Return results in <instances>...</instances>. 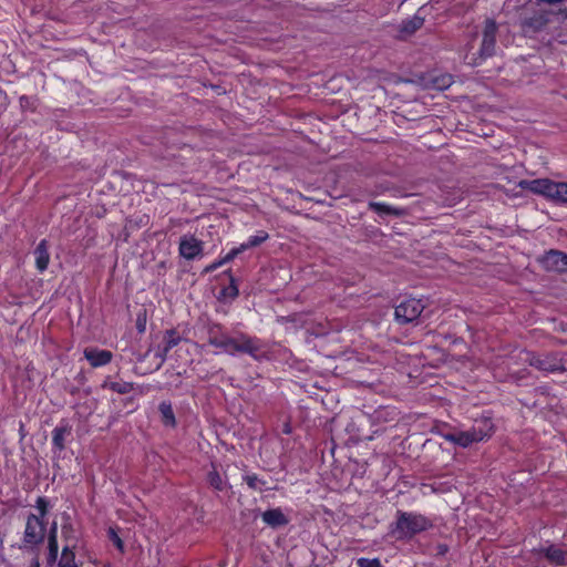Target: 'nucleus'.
I'll return each mask as SVG.
<instances>
[{"label": "nucleus", "mask_w": 567, "mask_h": 567, "mask_svg": "<svg viewBox=\"0 0 567 567\" xmlns=\"http://www.w3.org/2000/svg\"><path fill=\"white\" fill-rule=\"evenodd\" d=\"M493 432L494 425L491 419L483 417L476 420L470 430L447 433L444 439L458 446L467 447L473 443L488 439Z\"/></svg>", "instance_id": "obj_1"}, {"label": "nucleus", "mask_w": 567, "mask_h": 567, "mask_svg": "<svg viewBox=\"0 0 567 567\" xmlns=\"http://www.w3.org/2000/svg\"><path fill=\"white\" fill-rule=\"evenodd\" d=\"M431 527L430 520L420 514L398 512V518L391 533L398 539H410L415 534L426 530Z\"/></svg>", "instance_id": "obj_2"}, {"label": "nucleus", "mask_w": 567, "mask_h": 567, "mask_svg": "<svg viewBox=\"0 0 567 567\" xmlns=\"http://www.w3.org/2000/svg\"><path fill=\"white\" fill-rule=\"evenodd\" d=\"M496 32L497 24L494 20H486L481 47L477 52H466L464 61L472 66L482 64L487 58H491L495 53L496 49Z\"/></svg>", "instance_id": "obj_3"}, {"label": "nucleus", "mask_w": 567, "mask_h": 567, "mask_svg": "<svg viewBox=\"0 0 567 567\" xmlns=\"http://www.w3.org/2000/svg\"><path fill=\"white\" fill-rule=\"evenodd\" d=\"M221 349L230 355L236 353H245L255 360H260L265 352L262 343L259 339L240 333L237 337H230L219 342Z\"/></svg>", "instance_id": "obj_4"}, {"label": "nucleus", "mask_w": 567, "mask_h": 567, "mask_svg": "<svg viewBox=\"0 0 567 567\" xmlns=\"http://www.w3.org/2000/svg\"><path fill=\"white\" fill-rule=\"evenodd\" d=\"M525 361L539 371L555 373L566 370L563 359L557 353H526Z\"/></svg>", "instance_id": "obj_5"}, {"label": "nucleus", "mask_w": 567, "mask_h": 567, "mask_svg": "<svg viewBox=\"0 0 567 567\" xmlns=\"http://www.w3.org/2000/svg\"><path fill=\"white\" fill-rule=\"evenodd\" d=\"M424 308L421 299H406L395 307V320L401 324L413 322L421 316Z\"/></svg>", "instance_id": "obj_6"}, {"label": "nucleus", "mask_w": 567, "mask_h": 567, "mask_svg": "<svg viewBox=\"0 0 567 567\" xmlns=\"http://www.w3.org/2000/svg\"><path fill=\"white\" fill-rule=\"evenodd\" d=\"M44 538V524L40 517L30 514L27 518L23 543L25 545H38Z\"/></svg>", "instance_id": "obj_7"}, {"label": "nucleus", "mask_w": 567, "mask_h": 567, "mask_svg": "<svg viewBox=\"0 0 567 567\" xmlns=\"http://www.w3.org/2000/svg\"><path fill=\"white\" fill-rule=\"evenodd\" d=\"M518 185L523 189H528L534 194L543 195L551 199L556 182L548 178L524 179L520 181Z\"/></svg>", "instance_id": "obj_8"}, {"label": "nucleus", "mask_w": 567, "mask_h": 567, "mask_svg": "<svg viewBox=\"0 0 567 567\" xmlns=\"http://www.w3.org/2000/svg\"><path fill=\"white\" fill-rule=\"evenodd\" d=\"M204 243L194 236H183L179 240V254L187 260H193L203 255Z\"/></svg>", "instance_id": "obj_9"}, {"label": "nucleus", "mask_w": 567, "mask_h": 567, "mask_svg": "<svg viewBox=\"0 0 567 567\" xmlns=\"http://www.w3.org/2000/svg\"><path fill=\"white\" fill-rule=\"evenodd\" d=\"M542 264L548 271L566 272L567 254L558 250H550L542 258Z\"/></svg>", "instance_id": "obj_10"}, {"label": "nucleus", "mask_w": 567, "mask_h": 567, "mask_svg": "<svg viewBox=\"0 0 567 567\" xmlns=\"http://www.w3.org/2000/svg\"><path fill=\"white\" fill-rule=\"evenodd\" d=\"M83 354L93 368L106 365L112 361L113 358V353L111 351L102 350L95 347L85 348Z\"/></svg>", "instance_id": "obj_11"}, {"label": "nucleus", "mask_w": 567, "mask_h": 567, "mask_svg": "<svg viewBox=\"0 0 567 567\" xmlns=\"http://www.w3.org/2000/svg\"><path fill=\"white\" fill-rule=\"evenodd\" d=\"M549 11H539L523 21L522 25L526 33L538 32L549 23Z\"/></svg>", "instance_id": "obj_12"}, {"label": "nucleus", "mask_w": 567, "mask_h": 567, "mask_svg": "<svg viewBox=\"0 0 567 567\" xmlns=\"http://www.w3.org/2000/svg\"><path fill=\"white\" fill-rule=\"evenodd\" d=\"M540 554L553 565L566 566L567 565V549H564L556 545H550L546 548H542Z\"/></svg>", "instance_id": "obj_13"}, {"label": "nucleus", "mask_w": 567, "mask_h": 567, "mask_svg": "<svg viewBox=\"0 0 567 567\" xmlns=\"http://www.w3.org/2000/svg\"><path fill=\"white\" fill-rule=\"evenodd\" d=\"M368 207L380 216L391 215L394 217H403L408 215L406 208L392 206L385 203L370 202Z\"/></svg>", "instance_id": "obj_14"}, {"label": "nucleus", "mask_w": 567, "mask_h": 567, "mask_svg": "<svg viewBox=\"0 0 567 567\" xmlns=\"http://www.w3.org/2000/svg\"><path fill=\"white\" fill-rule=\"evenodd\" d=\"M35 267L40 272L47 270L50 261L49 244L47 239H42L34 251Z\"/></svg>", "instance_id": "obj_15"}, {"label": "nucleus", "mask_w": 567, "mask_h": 567, "mask_svg": "<svg viewBox=\"0 0 567 567\" xmlns=\"http://www.w3.org/2000/svg\"><path fill=\"white\" fill-rule=\"evenodd\" d=\"M261 517L264 523L272 528L286 526L289 523V519L280 508L268 509L262 513Z\"/></svg>", "instance_id": "obj_16"}, {"label": "nucleus", "mask_w": 567, "mask_h": 567, "mask_svg": "<svg viewBox=\"0 0 567 567\" xmlns=\"http://www.w3.org/2000/svg\"><path fill=\"white\" fill-rule=\"evenodd\" d=\"M71 426L68 423H61L52 431V443L55 449L63 451L65 449V439L71 435Z\"/></svg>", "instance_id": "obj_17"}, {"label": "nucleus", "mask_w": 567, "mask_h": 567, "mask_svg": "<svg viewBox=\"0 0 567 567\" xmlns=\"http://www.w3.org/2000/svg\"><path fill=\"white\" fill-rule=\"evenodd\" d=\"M48 564L53 565L58 559L59 544H58V526L53 523L48 538Z\"/></svg>", "instance_id": "obj_18"}, {"label": "nucleus", "mask_w": 567, "mask_h": 567, "mask_svg": "<svg viewBox=\"0 0 567 567\" xmlns=\"http://www.w3.org/2000/svg\"><path fill=\"white\" fill-rule=\"evenodd\" d=\"M423 23L424 19L419 16H414L411 19L403 21L400 27L401 38L412 35L415 31L422 28Z\"/></svg>", "instance_id": "obj_19"}, {"label": "nucleus", "mask_w": 567, "mask_h": 567, "mask_svg": "<svg viewBox=\"0 0 567 567\" xmlns=\"http://www.w3.org/2000/svg\"><path fill=\"white\" fill-rule=\"evenodd\" d=\"M158 410L164 425L174 427L176 425V419L172 404L169 402H162L158 406Z\"/></svg>", "instance_id": "obj_20"}, {"label": "nucleus", "mask_w": 567, "mask_h": 567, "mask_svg": "<svg viewBox=\"0 0 567 567\" xmlns=\"http://www.w3.org/2000/svg\"><path fill=\"white\" fill-rule=\"evenodd\" d=\"M58 567H79L75 561L74 548H72L70 545H65L63 547Z\"/></svg>", "instance_id": "obj_21"}, {"label": "nucleus", "mask_w": 567, "mask_h": 567, "mask_svg": "<svg viewBox=\"0 0 567 567\" xmlns=\"http://www.w3.org/2000/svg\"><path fill=\"white\" fill-rule=\"evenodd\" d=\"M104 388H107L111 391L116 392L118 394H127L134 389V385L131 382L114 381L105 383Z\"/></svg>", "instance_id": "obj_22"}, {"label": "nucleus", "mask_w": 567, "mask_h": 567, "mask_svg": "<svg viewBox=\"0 0 567 567\" xmlns=\"http://www.w3.org/2000/svg\"><path fill=\"white\" fill-rule=\"evenodd\" d=\"M181 341V337L178 332L174 329H169L165 331L163 337V347L166 351H171L174 347H176Z\"/></svg>", "instance_id": "obj_23"}, {"label": "nucleus", "mask_w": 567, "mask_h": 567, "mask_svg": "<svg viewBox=\"0 0 567 567\" xmlns=\"http://www.w3.org/2000/svg\"><path fill=\"white\" fill-rule=\"evenodd\" d=\"M62 536L66 542V545H70L72 548H75L78 538L75 536L74 528L70 522H66L62 525Z\"/></svg>", "instance_id": "obj_24"}, {"label": "nucleus", "mask_w": 567, "mask_h": 567, "mask_svg": "<svg viewBox=\"0 0 567 567\" xmlns=\"http://www.w3.org/2000/svg\"><path fill=\"white\" fill-rule=\"evenodd\" d=\"M267 239H268V234L264 230H259L255 236L249 237L248 240L241 245H243V248L249 249V248L259 246Z\"/></svg>", "instance_id": "obj_25"}, {"label": "nucleus", "mask_w": 567, "mask_h": 567, "mask_svg": "<svg viewBox=\"0 0 567 567\" xmlns=\"http://www.w3.org/2000/svg\"><path fill=\"white\" fill-rule=\"evenodd\" d=\"M551 199L560 203H567V183L556 182Z\"/></svg>", "instance_id": "obj_26"}, {"label": "nucleus", "mask_w": 567, "mask_h": 567, "mask_svg": "<svg viewBox=\"0 0 567 567\" xmlns=\"http://www.w3.org/2000/svg\"><path fill=\"white\" fill-rule=\"evenodd\" d=\"M208 483L212 487H214L217 491H223L225 487L224 480L221 478L220 474L214 468L207 475Z\"/></svg>", "instance_id": "obj_27"}, {"label": "nucleus", "mask_w": 567, "mask_h": 567, "mask_svg": "<svg viewBox=\"0 0 567 567\" xmlns=\"http://www.w3.org/2000/svg\"><path fill=\"white\" fill-rule=\"evenodd\" d=\"M244 481L246 484L255 491H262V486L265 485V482L260 480L256 474H248L244 476Z\"/></svg>", "instance_id": "obj_28"}, {"label": "nucleus", "mask_w": 567, "mask_h": 567, "mask_svg": "<svg viewBox=\"0 0 567 567\" xmlns=\"http://www.w3.org/2000/svg\"><path fill=\"white\" fill-rule=\"evenodd\" d=\"M452 83H453V80L450 74H443V75L436 76L433 80L434 87H436L439 90H445V89L450 87L452 85Z\"/></svg>", "instance_id": "obj_29"}, {"label": "nucleus", "mask_w": 567, "mask_h": 567, "mask_svg": "<svg viewBox=\"0 0 567 567\" xmlns=\"http://www.w3.org/2000/svg\"><path fill=\"white\" fill-rule=\"evenodd\" d=\"M358 567H381V563L378 558L369 559V558H359L357 560Z\"/></svg>", "instance_id": "obj_30"}, {"label": "nucleus", "mask_w": 567, "mask_h": 567, "mask_svg": "<svg viewBox=\"0 0 567 567\" xmlns=\"http://www.w3.org/2000/svg\"><path fill=\"white\" fill-rule=\"evenodd\" d=\"M230 336L224 333L223 331L218 334V336H214L213 334V338L212 339H208V343L213 347H216V348H219L221 349V346L219 344V342L226 340V339H229Z\"/></svg>", "instance_id": "obj_31"}, {"label": "nucleus", "mask_w": 567, "mask_h": 567, "mask_svg": "<svg viewBox=\"0 0 567 567\" xmlns=\"http://www.w3.org/2000/svg\"><path fill=\"white\" fill-rule=\"evenodd\" d=\"M244 250L246 249L243 248V245H240L239 247L231 249L224 258H221V260L224 261V264L229 262Z\"/></svg>", "instance_id": "obj_32"}, {"label": "nucleus", "mask_w": 567, "mask_h": 567, "mask_svg": "<svg viewBox=\"0 0 567 567\" xmlns=\"http://www.w3.org/2000/svg\"><path fill=\"white\" fill-rule=\"evenodd\" d=\"M109 537L120 550H123V542L113 528L109 529Z\"/></svg>", "instance_id": "obj_33"}, {"label": "nucleus", "mask_w": 567, "mask_h": 567, "mask_svg": "<svg viewBox=\"0 0 567 567\" xmlns=\"http://www.w3.org/2000/svg\"><path fill=\"white\" fill-rule=\"evenodd\" d=\"M37 508L39 509L41 517L47 515L48 502L44 497H39L37 499Z\"/></svg>", "instance_id": "obj_34"}, {"label": "nucleus", "mask_w": 567, "mask_h": 567, "mask_svg": "<svg viewBox=\"0 0 567 567\" xmlns=\"http://www.w3.org/2000/svg\"><path fill=\"white\" fill-rule=\"evenodd\" d=\"M221 332V327L219 324H212L208 327V339L213 338L214 336H218Z\"/></svg>", "instance_id": "obj_35"}, {"label": "nucleus", "mask_w": 567, "mask_h": 567, "mask_svg": "<svg viewBox=\"0 0 567 567\" xmlns=\"http://www.w3.org/2000/svg\"><path fill=\"white\" fill-rule=\"evenodd\" d=\"M224 265V261L220 259V260H217L213 264H210L209 266H207L205 268V272H212V271H215L216 269H218L220 266Z\"/></svg>", "instance_id": "obj_36"}, {"label": "nucleus", "mask_w": 567, "mask_h": 567, "mask_svg": "<svg viewBox=\"0 0 567 567\" xmlns=\"http://www.w3.org/2000/svg\"><path fill=\"white\" fill-rule=\"evenodd\" d=\"M225 293L231 297L238 296V288L234 285V280H231V285L225 289Z\"/></svg>", "instance_id": "obj_37"}, {"label": "nucleus", "mask_w": 567, "mask_h": 567, "mask_svg": "<svg viewBox=\"0 0 567 567\" xmlns=\"http://www.w3.org/2000/svg\"><path fill=\"white\" fill-rule=\"evenodd\" d=\"M168 352L169 351H166L164 347L158 349V351L156 352V357L159 358L161 363H163L166 360Z\"/></svg>", "instance_id": "obj_38"}, {"label": "nucleus", "mask_w": 567, "mask_h": 567, "mask_svg": "<svg viewBox=\"0 0 567 567\" xmlns=\"http://www.w3.org/2000/svg\"><path fill=\"white\" fill-rule=\"evenodd\" d=\"M447 549H449V548H447V546H446V545H439V546H437V553H439L440 555H444L445 553H447Z\"/></svg>", "instance_id": "obj_39"}, {"label": "nucleus", "mask_w": 567, "mask_h": 567, "mask_svg": "<svg viewBox=\"0 0 567 567\" xmlns=\"http://www.w3.org/2000/svg\"><path fill=\"white\" fill-rule=\"evenodd\" d=\"M558 13L564 18V19H567V8L566 9H560L558 11Z\"/></svg>", "instance_id": "obj_40"}, {"label": "nucleus", "mask_w": 567, "mask_h": 567, "mask_svg": "<svg viewBox=\"0 0 567 567\" xmlns=\"http://www.w3.org/2000/svg\"><path fill=\"white\" fill-rule=\"evenodd\" d=\"M30 567H40V563H39V559L37 557L33 558Z\"/></svg>", "instance_id": "obj_41"}, {"label": "nucleus", "mask_w": 567, "mask_h": 567, "mask_svg": "<svg viewBox=\"0 0 567 567\" xmlns=\"http://www.w3.org/2000/svg\"><path fill=\"white\" fill-rule=\"evenodd\" d=\"M144 329H145L144 324H138V330H140L141 332H142V331H144Z\"/></svg>", "instance_id": "obj_42"}, {"label": "nucleus", "mask_w": 567, "mask_h": 567, "mask_svg": "<svg viewBox=\"0 0 567 567\" xmlns=\"http://www.w3.org/2000/svg\"><path fill=\"white\" fill-rule=\"evenodd\" d=\"M2 546H3V540H2V538H0V547H2Z\"/></svg>", "instance_id": "obj_43"}]
</instances>
